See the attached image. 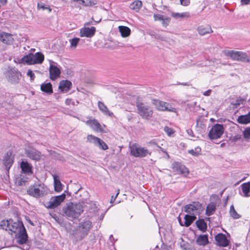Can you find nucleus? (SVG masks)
Masks as SVG:
<instances>
[{
  "label": "nucleus",
  "instance_id": "f257e3e1",
  "mask_svg": "<svg viewBox=\"0 0 250 250\" xmlns=\"http://www.w3.org/2000/svg\"><path fill=\"white\" fill-rule=\"evenodd\" d=\"M63 215L66 216L69 220L78 218L83 211V204L79 203L74 204L70 203L63 208Z\"/></svg>",
  "mask_w": 250,
  "mask_h": 250
},
{
  "label": "nucleus",
  "instance_id": "f03ea898",
  "mask_svg": "<svg viewBox=\"0 0 250 250\" xmlns=\"http://www.w3.org/2000/svg\"><path fill=\"white\" fill-rule=\"evenodd\" d=\"M48 188L43 183H35L27 189V193L36 198L44 197L48 194Z\"/></svg>",
  "mask_w": 250,
  "mask_h": 250
},
{
  "label": "nucleus",
  "instance_id": "7ed1b4c3",
  "mask_svg": "<svg viewBox=\"0 0 250 250\" xmlns=\"http://www.w3.org/2000/svg\"><path fill=\"white\" fill-rule=\"evenodd\" d=\"M0 226L1 229L8 231L9 233H15V235L18 232H20L21 229L24 227L22 221L18 220L17 222H14L11 219L1 221Z\"/></svg>",
  "mask_w": 250,
  "mask_h": 250
},
{
  "label": "nucleus",
  "instance_id": "20e7f679",
  "mask_svg": "<svg viewBox=\"0 0 250 250\" xmlns=\"http://www.w3.org/2000/svg\"><path fill=\"white\" fill-rule=\"evenodd\" d=\"M223 52L226 56L229 57L233 61L250 63V56L244 52L233 50H225Z\"/></svg>",
  "mask_w": 250,
  "mask_h": 250
},
{
  "label": "nucleus",
  "instance_id": "39448f33",
  "mask_svg": "<svg viewBox=\"0 0 250 250\" xmlns=\"http://www.w3.org/2000/svg\"><path fill=\"white\" fill-rule=\"evenodd\" d=\"M4 69V75L9 83L16 84L19 82L21 74L17 68L8 66Z\"/></svg>",
  "mask_w": 250,
  "mask_h": 250
},
{
  "label": "nucleus",
  "instance_id": "423d86ee",
  "mask_svg": "<svg viewBox=\"0 0 250 250\" xmlns=\"http://www.w3.org/2000/svg\"><path fill=\"white\" fill-rule=\"evenodd\" d=\"M44 57L42 53L37 52L35 54L29 53L20 60V62L29 65L41 64L44 61Z\"/></svg>",
  "mask_w": 250,
  "mask_h": 250
},
{
  "label": "nucleus",
  "instance_id": "0eeeda50",
  "mask_svg": "<svg viewBox=\"0 0 250 250\" xmlns=\"http://www.w3.org/2000/svg\"><path fill=\"white\" fill-rule=\"evenodd\" d=\"M130 155L137 158H144L150 156L151 152L145 147L134 143L129 146Z\"/></svg>",
  "mask_w": 250,
  "mask_h": 250
},
{
  "label": "nucleus",
  "instance_id": "6e6552de",
  "mask_svg": "<svg viewBox=\"0 0 250 250\" xmlns=\"http://www.w3.org/2000/svg\"><path fill=\"white\" fill-rule=\"evenodd\" d=\"M136 106L137 107L138 114L144 119H149L153 114V110L151 107L145 104L137 102Z\"/></svg>",
  "mask_w": 250,
  "mask_h": 250
},
{
  "label": "nucleus",
  "instance_id": "1a4fd4ad",
  "mask_svg": "<svg viewBox=\"0 0 250 250\" xmlns=\"http://www.w3.org/2000/svg\"><path fill=\"white\" fill-rule=\"evenodd\" d=\"M224 132L223 125L216 124L212 126L208 134V136L210 140L217 139L221 137Z\"/></svg>",
  "mask_w": 250,
  "mask_h": 250
},
{
  "label": "nucleus",
  "instance_id": "9d476101",
  "mask_svg": "<svg viewBox=\"0 0 250 250\" xmlns=\"http://www.w3.org/2000/svg\"><path fill=\"white\" fill-rule=\"evenodd\" d=\"M65 197L64 193L59 196H53L50 198L49 201L46 203L45 206L46 208L50 209L57 208L65 200Z\"/></svg>",
  "mask_w": 250,
  "mask_h": 250
},
{
  "label": "nucleus",
  "instance_id": "9b49d317",
  "mask_svg": "<svg viewBox=\"0 0 250 250\" xmlns=\"http://www.w3.org/2000/svg\"><path fill=\"white\" fill-rule=\"evenodd\" d=\"M152 104L158 110L163 111H168L174 113L176 112V109L171 107L169 104L167 103L159 100L154 99L152 100Z\"/></svg>",
  "mask_w": 250,
  "mask_h": 250
},
{
  "label": "nucleus",
  "instance_id": "f8f14e48",
  "mask_svg": "<svg viewBox=\"0 0 250 250\" xmlns=\"http://www.w3.org/2000/svg\"><path fill=\"white\" fill-rule=\"evenodd\" d=\"M184 211L191 215L200 214L202 211V205L198 202H194L185 206Z\"/></svg>",
  "mask_w": 250,
  "mask_h": 250
},
{
  "label": "nucleus",
  "instance_id": "ddd939ff",
  "mask_svg": "<svg viewBox=\"0 0 250 250\" xmlns=\"http://www.w3.org/2000/svg\"><path fill=\"white\" fill-rule=\"evenodd\" d=\"M24 152L26 156L31 160L39 161L41 159V152L32 146L26 147L24 148Z\"/></svg>",
  "mask_w": 250,
  "mask_h": 250
},
{
  "label": "nucleus",
  "instance_id": "4468645a",
  "mask_svg": "<svg viewBox=\"0 0 250 250\" xmlns=\"http://www.w3.org/2000/svg\"><path fill=\"white\" fill-rule=\"evenodd\" d=\"M13 162L14 157L12 156V152L9 151L3 156L2 163L6 169L8 170L12 166Z\"/></svg>",
  "mask_w": 250,
  "mask_h": 250
},
{
  "label": "nucleus",
  "instance_id": "2eb2a0df",
  "mask_svg": "<svg viewBox=\"0 0 250 250\" xmlns=\"http://www.w3.org/2000/svg\"><path fill=\"white\" fill-rule=\"evenodd\" d=\"M49 78L52 80L54 81L59 78L61 74L60 69L56 65L51 64L49 69Z\"/></svg>",
  "mask_w": 250,
  "mask_h": 250
},
{
  "label": "nucleus",
  "instance_id": "dca6fc26",
  "mask_svg": "<svg viewBox=\"0 0 250 250\" xmlns=\"http://www.w3.org/2000/svg\"><path fill=\"white\" fill-rule=\"evenodd\" d=\"M96 32V28L94 26L89 27H83L80 30V36L82 37H85L91 38Z\"/></svg>",
  "mask_w": 250,
  "mask_h": 250
},
{
  "label": "nucleus",
  "instance_id": "f3484780",
  "mask_svg": "<svg viewBox=\"0 0 250 250\" xmlns=\"http://www.w3.org/2000/svg\"><path fill=\"white\" fill-rule=\"evenodd\" d=\"M216 244L218 246L225 247L229 245V242L225 234L223 233L218 234L215 237Z\"/></svg>",
  "mask_w": 250,
  "mask_h": 250
},
{
  "label": "nucleus",
  "instance_id": "a211bd4d",
  "mask_svg": "<svg viewBox=\"0 0 250 250\" xmlns=\"http://www.w3.org/2000/svg\"><path fill=\"white\" fill-rule=\"evenodd\" d=\"M20 167L22 173L28 175H31L33 174V167L27 161H22L21 163Z\"/></svg>",
  "mask_w": 250,
  "mask_h": 250
},
{
  "label": "nucleus",
  "instance_id": "6ab92c4d",
  "mask_svg": "<svg viewBox=\"0 0 250 250\" xmlns=\"http://www.w3.org/2000/svg\"><path fill=\"white\" fill-rule=\"evenodd\" d=\"M87 125H89L93 130L96 131H102L101 125L98 120L95 119H89L85 122Z\"/></svg>",
  "mask_w": 250,
  "mask_h": 250
},
{
  "label": "nucleus",
  "instance_id": "aec40b11",
  "mask_svg": "<svg viewBox=\"0 0 250 250\" xmlns=\"http://www.w3.org/2000/svg\"><path fill=\"white\" fill-rule=\"evenodd\" d=\"M0 41L7 44H12L14 41L12 35L5 32H0Z\"/></svg>",
  "mask_w": 250,
  "mask_h": 250
},
{
  "label": "nucleus",
  "instance_id": "412c9836",
  "mask_svg": "<svg viewBox=\"0 0 250 250\" xmlns=\"http://www.w3.org/2000/svg\"><path fill=\"white\" fill-rule=\"evenodd\" d=\"M196 219L195 215L186 214L184 217V224H183L180 218L178 219L179 222L181 226L189 227L193 221Z\"/></svg>",
  "mask_w": 250,
  "mask_h": 250
},
{
  "label": "nucleus",
  "instance_id": "4be33fe9",
  "mask_svg": "<svg viewBox=\"0 0 250 250\" xmlns=\"http://www.w3.org/2000/svg\"><path fill=\"white\" fill-rule=\"evenodd\" d=\"M16 235H18L19 243L21 244L26 243L27 241L28 235L24 227L21 229L20 232H18Z\"/></svg>",
  "mask_w": 250,
  "mask_h": 250
},
{
  "label": "nucleus",
  "instance_id": "5701e85b",
  "mask_svg": "<svg viewBox=\"0 0 250 250\" xmlns=\"http://www.w3.org/2000/svg\"><path fill=\"white\" fill-rule=\"evenodd\" d=\"M72 86V83L68 80H62L60 82L59 89L62 92L68 91Z\"/></svg>",
  "mask_w": 250,
  "mask_h": 250
},
{
  "label": "nucleus",
  "instance_id": "b1692460",
  "mask_svg": "<svg viewBox=\"0 0 250 250\" xmlns=\"http://www.w3.org/2000/svg\"><path fill=\"white\" fill-rule=\"evenodd\" d=\"M173 168L178 173L186 174L188 172V169L184 166L178 162L173 163Z\"/></svg>",
  "mask_w": 250,
  "mask_h": 250
},
{
  "label": "nucleus",
  "instance_id": "393cba45",
  "mask_svg": "<svg viewBox=\"0 0 250 250\" xmlns=\"http://www.w3.org/2000/svg\"><path fill=\"white\" fill-rule=\"evenodd\" d=\"M41 90L48 95H50L53 92L52 85L50 83H42L41 85Z\"/></svg>",
  "mask_w": 250,
  "mask_h": 250
},
{
  "label": "nucleus",
  "instance_id": "a878e982",
  "mask_svg": "<svg viewBox=\"0 0 250 250\" xmlns=\"http://www.w3.org/2000/svg\"><path fill=\"white\" fill-rule=\"evenodd\" d=\"M98 105L99 109L105 115H108L110 117H113L114 114L110 112L107 106L104 104V103L99 101Z\"/></svg>",
  "mask_w": 250,
  "mask_h": 250
},
{
  "label": "nucleus",
  "instance_id": "bb28decb",
  "mask_svg": "<svg viewBox=\"0 0 250 250\" xmlns=\"http://www.w3.org/2000/svg\"><path fill=\"white\" fill-rule=\"evenodd\" d=\"M198 33L201 35L204 36L207 34H209L213 32V31L209 25L204 26L203 25L200 26L197 29Z\"/></svg>",
  "mask_w": 250,
  "mask_h": 250
},
{
  "label": "nucleus",
  "instance_id": "cd10ccee",
  "mask_svg": "<svg viewBox=\"0 0 250 250\" xmlns=\"http://www.w3.org/2000/svg\"><path fill=\"white\" fill-rule=\"evenodd\" d=\"M196 242L200 246H205L208 243V235H200L196 239Z\"/></svg>",
  "mask_w": 250,
  "mask_h": 250
},
{
  "label": "nucleus",
  "instance_id": "c85d7f7f",
  "mask_svg": "<svg viewBox=\"0 0 250 250\" xmlns=\"http://www.w3.org/2000/svg\"><path fill=\"white\" fill-rule=\"evenodd\" d=\"M196 225L198 229L203 232H205L207 231V224L203 219H199L197 220Z\"/></svg>",
  "mask_w": 250,
  "mask_h": 250
},
{
  "label": "nucleus",
  "instance_id": "c756f323",
  "mask_svg": "<svg viewBox=\"0 0 250 250\" xmlns=\"http://www.w3.org/2000/svg\"><path fill=\"white\" fill-rule=\"evenodd\" d=\"M74 2H77L79 4L84 6H92L97 3V0H73Z\"/></svg>",
  "mask_w": 250,
  "mask_h": 250
},
{
  "label": "nucleus",
  "instance_id": "7c9ffc66",
  "mask_svg": "<svg viewBox=\"0 0 250 250\" xmlns=\"http://www.w3.org/2000/svg\"><path fill=\"white\" fill-rule=\"evenodd\" d=\"M237 122L241 124H247L250 123V112L246 115L238 117Z\"/></svg>",
  "mask_w": 250,
  "mask_h": 250
},
{
  "label": "nucleus",
  "instance_id": "2f4dec72",
  "mask_svg": "<svg viewBox=\"0 0 250 250\" xmlns=\"http://www.w3.org/2000/svg\"><path fill=\"white\" fill-rule=\"evenodd\" d=\"M119 30L123 37H127L130 34V29L129 27L125 26H119Z\"/></svg>",
  "mask_w": 250,
  "mask_h": 250
},
{
  "label": "nucleus",
  "instance_id": "473e14b6",
  "mask_svg": "<svg viewBox=\"0 0 250 250\" xmlns=\"http://www.w3.org/2000/svg\"><path fill=\"white\" fill-rule=\"evenodd\" d=\"M54 188L55 190L57 192H60L62 190V185L58 178V176L54 175H53Z\"/></svg>",
  "mask_w": 250,
  "mask_h": 250
},
{
  "label": "nucleus",
  "instance_id": "72a5a7b5",
  "mask_svg": "<svg viewBox=\"0 0 250 250\" xmlns=\"http://www.w3.org/2000/svg\"><path fill=\"white\" fill-rule=\"evenodd\" d=\"M241 188L244 196L248 197L250 196V182L245 183L241 185Z\"/></svg>",
  "mask_w": 250,
  "mask_h": 250
},
{
  "label": "nucleus",
  "instance_id": "f704fd0d",
  "mask_svg": "<svg viewBox=\"0 0 250 250\" xmlns=\"http://www.w3.org/2000/svg\"><path fill=\"white\" fill-rule=\"evenodd\" d=\"M216 209V205L214 203L208 204L206 210V214L207 216H210L213 214Z\"/></svg>",
  "mask_w": 250,
  "mask_h": 250
},
{
  "label": "nucleus",
  "instance_id": "c9c22d12",
  "mask_svg": "<svg viewBox=\"0 0 250 250\" xmlns=\"http://www.w3.org/2000/svg\"><path fill=\"white\" fill-rule=\"evenodd\" d=\"M142 3L140 0H135L130 4L129 8L133 10L138 11L142 7Z\"/></svg>",
  "mask_w": 250,
  "mask_h": 250
},
{
  "label": "nucleus",
  "instance_id": "e433bc0d",
  "mask_svg": "<svg viewBox=\"0 0 250 250\" xmlns=\"http://www.w3.org/2000/svg\"><path fill=\"white\" fill-rule=\"evenodd\" d=\"M172 16L175 19H184L188 18L190 17V14L188 12H184L181 13H173L171 14Z\"/></svg>",
  "mask_w": 250,
  "mask_h": 250
},
{
  "label": "nucleus",
  "instance_id": "4c0bfd02",
  "mask_svg": "<svg viewBox=\"0 0 250 250\" xmlns=\"http://www.w3.org/2000/svg\"><path fill=\"white\" fill-rule=\"evenodd\" d=\"M87 140L90 143H93L96 146L98 143L100 142L101 139L92 135H88L87 136Z\"/></svg>",
  "mask_w": 250,
  "mask_h": 250
},
{
  "label": "nucleus",
  "instance_id": "58836bf2",
  "mask_svg": "<svg viewBox=\"0 0 250 250\" xmlns=\"http://www.w3.org/2000/svg\"><path fill=\"white\" fill-rule=\"evenodd\" d=\"M91 222L90 221H85L83 222L82 225V228L84 230L85 235H87L88 231L90 229L91 227Z\"/></svg>",
  "mask_w": 250,
  "mask_h": 250
},
{
  "label": "nucleus",
  "instance_id": "ea45409f",
  "mask_svg": "<svg viewBox=\"0 0 250 250\" xmlns=\"http://www.w3.org/2000/svg\"><path fill=\"white\" fill-rule=\"evenodd\" d=\"M229 214L231 217H232L233 219H239L241 217V216L239 214H238L236 211L235 210L233 205L230 206L229 209Z\"/></svg>",
  "mask_w": 250,
  "mask_h": 250
},
{
  "label": "nucleus",
  "instance_id": "a19ab883",
  "mask_svg": "<svg viewBox=\"0 0 250 250\" xmlns=\"http://www.w3.org/2000/svg\"><path fill=\"white\" fill-rule=\"evenodd\" d=\"M80 41V39L78 38H74L69 40V42L70 43V47L71 48L76 49L77 45Z\"/></svg>",
  "mask_w": 250,
  "mask_h": 250
},
{
  "label": "nucleus",
  "instance_id": "79ce46f5",
  "mask_svg": "<svg viewBox=\"0 0 250 250\" xmlns=\"http://www.w3.org/2000/svg\"><path fill=\"white\" fill-rule=\"evenodd\" d=\"M37 8L38 9H42V10H48L49 12L51 11V9L48 5L42 2L38 3Z\"/></svg>",
  "mask_w": 250,
  "mask_h": 250
},
{
  "label": "nucleus",
  "instance_id": "37998d69",
  "mask_svg": "<svg viewBox=\"0 0 250 250\" xmlns=\"http://www.w3.org/2000/svg\"><path fill=\"white\" fill-rule=\"evenodd\" d=\"M188 153L194 156H197L200 154L201 148L199 147H196L195 149H191L188 150Z\"/></svg>",
  "mask_w": 250,
  "mask_h": 250
},
{
  "label": "nucleus",
  "instance_id": "c03bdc74",
  "mask_svg": "<svg viewBox=\"0 0 250 250\" xmlns=\"http://www.w3.org/2000/svg\"><path fill=\"white\" fill-rule=\"evenodd\" d=\"M96 146L103 150H106L108 148V146L101 139L100 142L98 143Z\"/></svg>",
  "mask_w": 250,
  "mask_h": 250
},
{
  "label": "nucleus",
  "instance_id": "a18cd8bd",
  "mask_svg": "<svg viewBox=\"0 0 250 250\" xmlns=\"http://www.w3.org/2000/svg\"><path fill=\"white\" fill-rule=\"evenodd\" d=\"M243 133L245 139H250V127L245 128Z\"/></svg>",
  "mask_w": 250,
  "mask_h": 250
},
{
  "label": "nucleus",
  "instance_id": "49530a36",
  "mask_svg": "<svg viewBox=\"0 0 250 250\" xmlns=\"http://www.w3.org/2000/svg\"><path fill=\"white\" fill-rule=\"evenodd\" d=\"M243 102L244 99L241 98H239L236 100L235 102L232 103L231 104L233 105L234 108H237L240 105V104H243Z\"/></svg>",
  "mask_w": 250,
  "mask_h": 250
},
{
  "label": "nucleus",
  "instance_id": "de8ad7c7",
  "mask_svg": "<svg viewBox=\"0 0 250 250\" xmlns=\"http://www.w3.org/2000/svg\"><path fill=\"white\" fill-rule=\"evenodd\" d=\"M170 19L169 18H163V20L161 21L163 26L166 27L169 23Z\"/></svg>",
  "mask_w": 250,
  "mask_h": 250
},
{
  "label": "nucleus",
  "instance_id": "09e8293b",
  "mask_svg": "<svg viewBox=\"0 0 250 250\" xmlns=\"http://www.w3.org/2000/svg\"><path fill=\"white\" fill-rule=\"evenodd\" d=\"M27 75L28 76H29L30 78V80L31 81L34 80L35 78V76L34 73L33 72V71L31 70H28L27 73Z\"/></svg>",
  "mask_w": 250,
  "mask_h": 250
},
{
  "label": "nucleus",
  "instance_id": "8fccbe9b",
  "mask_svg": "<svg viewBox=\"0 0 250 250\" xmlns=\"http://www.w3.org/2000/svg\"><path fill=\"white\" fill-rule=\"evenodd\" d=\"M164 130L167 133V134H168V135L170 136L173 133V131L172 130V129H171V128H169L167 126H166L164 128Z\"/></svg>",
  "mask_w": 250,
  "mask_h": 250
},
{
  "label": "nucleus",
  "instance_id": "3c124183",
  "mask_svg": "<svg viewBox=\"0 0 250 250\" xmlns=\"http://www.w3.org/2000/svg\"><path fill=\"white\" fill-rule=\"evenodd\" d=\"M180 1L181 4L185 6H188L190 3V0H180Z\"/></svg>",
  "mask_w": 250,
  "mask_h": 250
},
{
  "label": "nucleus",
  "instance_id": "603ef678",
  "mask_svg": "<svg viewBox=\"0 0 250 250\" xmlns=\"http://www.w3.org/2000/svg\"><path fill=\"white\" fill-rule=\"evenodd\" d=\"M164 17L163 15L157 14L154 15V19L155 21H162L163 20Z\"/></svg>",
  "mask_w": 250,
  "mask_h": 250
},
{
  "label": "nucleus",
  "instance_id": "864d4df0",
  "mask_svg": "<svg viewBox=\"0 0 250 250\" xmlns=\"http://www.w3.org/2000/svg\"><path fill=\"white\" fill-rule=\"evenodd\" d=\"M242 138V136L241 135L237 134L235 136H234L232 138V141L234 142L238 141V140H240Z\"/></svg>",
  "mask_w": 250,
  "mask_h": 250
},
{
  "label": "nucleus",
  "instance_id": "5fc2aeb1",
  "mask_svg": "<svg viewBox=\"0 0 250 250\" xmlns=\"http://www.w3.org/2000/svg\"><path fill=\"white\" fill-rule=\"evenodd\" d=\"M157 39H159L163 41H167V38L161 35H157L155 37Z\"/></svg>",
  "mask_w": 250,
  "mask_h": 250
},
{
  "label": "nucleus",
  "instance_id": "6e6d98bb",
  "mask_svg": "<svg viewBox=\"0 0 250 250\" xmlns=\"http://www.w3.org/2000/svg\"><path fill=\"white\" fill-rule=\"evenodd\" d=\"M65 104L67 105H70L71 104L74 105V102L72 101L71 99H66L65 100Z\"/></svg>",
  "mask_w": 250,
  "mask_h": 250
},
{
  "label": "nucleus",
  "instance_id": "4d7b16f0",
  "mask_svg": "<svg viewBox=\"0 0 250 250\" xmlns=\"http://www.w3.org/2000/svg\"><path fill=\"white\" fill-rule=\"evenodd\" d=\"M119 191H120V190L118 189V192L115 196V197H114L113 196H112L111 197V200H110V203H113L115 201V198L117 197V196H118V195L119 194Z\"/></svg>",
  "mask_w": 250,
  "mask_h": 250
},
{
  "label": "nucleus",
  "instance_id": "13d9d810",
  "mask_svg": "<svg viewBox=\"0 0 250 250\" xmlns=\"http://www.w3.org/2000/svg\"><path fill=\"white\" fill-rule=\"evenodd\" d=\"M241 2L242 5H247L250 3V0H241Z\"/></svg>",
  "mask_w": 250,
  "mask_h": 250
},
{
  "label": "nucleus",
  "instance_id": "bf43d9fd",
  "mask_svg": "<svg viewBox=\"0 0 250 250\" xmlns=\"http://www.w3.org/2000/svg\"><path fill=\"white\" fill-rule=\"evenodd\" d=\"M177 85L181 84V85H182L184 86H190L191 85V84H190L188 83H177Z\"/></svg>",
  "mask_w": 250,
  "mask_h": 250
},
{
  "label": "nucleus",
  "instance_id": "052dcab7",
  "mask_svg": "<svg viewBox=\"0 0 250 250\" xmlns=\"http://www.w3.org/2000/svg\"><path fill=\"white\" fill-rule=\"evenodd\" d=\"M211 93V90H208L205 91L204 93V95L205 96H209Z\"/></svg>",
  "mask_w": 250,
  "mask_h": 250
},
{
  "label": "nucleus",
  "instance_id": "680f3d73",
  "mask_svg": "<svg viewBox=\"0 0 250 250\" xmlns=\"http://www.w3.org/2000/svg\"><path fill=\"white\" fill-rule=\"evenodd\" d=\"M26 220L27 221V222L30 224H31L32 226H34V223L31 221V220H30L29 219H27Z\"/></svg>",
  "mask_w": 250,
  "mask_h": 250
},
{
  "label": "nucleus",
  "instance_id": "e2e57ef3",
  "mask_svg": "<svg viewBox=\"0 0 250 250\" xmlns=\"http://www.w3.org/2000/svg\"><path fill=\"white\" fill-rule=\"evenodd\" d=\"M0 2L3 4H4L6 3L7 0H0Z\"/></svg>",
  "mask_w": 250,
  "mask_h": 250
},
{
  "label": "nucleus",
  "instance_id": "0e129e2a",
  "mask_svg": "<svg viewBox=\"0 0 250 250\" xmlns=\"http://www.w3.org/2000/svg\"><path fill=\"white\" fill-rule=\"evenodd\" d=\"M188 134H189L190 135H191V133H193L192 132V131L191 130H188Z\"/></svg>",
  "mask_w": 250,
  "mask_h": 250
},
{
  "label": "nucleus",
  "instance_id": "69168bd1",
  "mask_svg": "<svg viewBox=\"0 0 250 250\" xmlns=\"http://www.w3.org/2000/svg\"><path fill=\"white\" fill-rule=\"evenodd\" d=\"M149 144H152V145H156V144L155 143L152 142H149Z\"/></svg>",
  "mask_w": 250,
  "mask_h": 250
},
{
  "label": "nucleus",
  "instance_id": "338daca9",
  "mask_svg": "<svg viewBox=\"0 0 250 250\" xmlns=\"http://www.w3.org/2000/svg\"><path fill=\"white\" fill-rule=\"evenodd\" d=\"M225 146V144H224V143L222 144L221 145V147H223V146Z\"/></svg>",
  "mask_w": 250,
  "mask_h": 250
},
{
  "label": "nucleus",
  "instance_id": "774afa93",
  "mask_svg": "<svg viewBox=\"0 0 250 250\" xmlns=\"http://www.w3.org/2000/svg\"><path fill=\"white\" fill-rule=\"evenodd\" d=\"M162 250H168L166 248H165V249H163Z\"/></svg>",
  "mask_w": 250,
  "mask_h": 250
}]
</instances>
